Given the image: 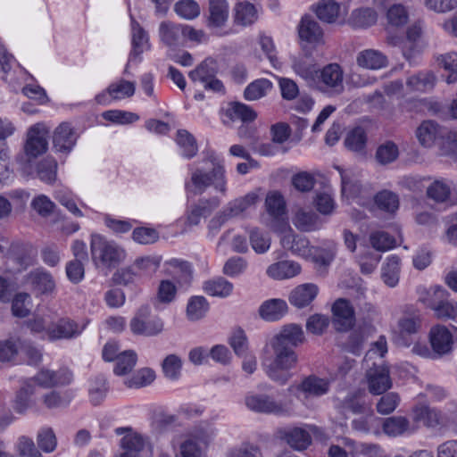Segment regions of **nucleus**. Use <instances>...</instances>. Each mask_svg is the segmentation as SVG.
<instances>
[{"instance_id":"f257e3e1","label":"nucleus","mask_w":457,"mask_h":457,"mask_svg":"<svg viewBox=\"0 0 457 457\" xmlns=\"http://www.w3.org/2000/svg\"><path fill=\"white\" fill-rule=\"evenodd\" d=\"M208 160L212 163L210 170L200 167L193 169L190 181L186 183V188L195 195H202L212 187L216 192L226 195L228 180L225 167L214 154L209 155Z\"/></svg>"},{"instance_id":"f03ea898","label":"nucleus","mask_w":457,"mask_h":457,"mask_svg":"<svg viewBox=\"0 0 457 457\" xmlns=\"http://www.w3.org/2000/svg\"><path fill=\"white\" fill-rule=\"evenodd\" d=\"M91 260L96 267L115 268L126 258L125 249L117 242L99 234H92L90 238Z\"/></svg>"},{"instance_id":"7ed1b4c3","label":"nucleus","mask_w":457,"mask_h":457,"mask_svg":"<svg viewBox=\"0 0 457 457\" xmlns=\"http://www.w3.org/2000/svg\"><path fill=\"white\" fill-rule=\"evenodd\" d=\"M274 360L265 369L267 376L279 385L286 384L291 378L289 370L295 367L298 358L294 348L270 341Z\"/></svg>"},{"instance_id":"20e7f679","label":"nucleus","mask_w":457,"mask_h":457,"mask_svg":"<svg viewBox=\"0 0 457 457\" xmlns=\"http://www.w3.org/2000/svg\"><path fill=\"white\" fill-rule=\"evenodd\" d=\"M255 193H248L243 197L230 201L220 212L209 221L210 230H218L228 220L241 216L248 208L256 203Z\"/></svg>"},{"instance_id":"39448f33","label":"nucleus","mask_w":457,"mask_h":457,"mask_svg":"<svg viewBox=\"0 0 457 457\" xmlns=\"http://www.w3.org/2000/svg\"><path fill=\"white\" fill-rule=\"evenodd\" d=\"M245 403L250 411L257 413L278 416L289 413L287 404L270 395L250 393L245 397Z\"/></svg>"},{"instance_id":"423d86ee","label":"nucleus","mask_w":457,"mask_h":457,"mask_svg":"<svg viewBox=\"0 0 457 457\" xmlns=\"http://www.w3.org/2000/svg\"><path fill=\"white\" fill-rule=\"evenodd\" d=\"M317 87L323 93L334 96L340 95L344 89V72L337 63L326 65L318 71Z\"/></svg>"},{"instance_id":"0eeeda50","label":"nucleus","mask_w":457,"mask_h":457,"mask_svg":"<svg viewBox=\"0 0 457 457\" xmlns=\"http://www.w3.org/2000/svg\"><path fill=\"white\" fill-rule=\"evenodd\" d=\"M216 62L212 58L204 59L195 69L188 73L193 82H200L207 90L213 92H223V83L216 78Z\"/></svg>"},{"instance_id":"6e6552de","label":"nucleus","mask_w":457,"mask_h":457,"mask_svg":"<svg viewBox=\"0 0 457 457\" xmlns=\"http://www.w3.org/2000/svg\"><path fill=\"white\" fill-rule=\"evenodd\" d=\"M287 390L301 401L311 397H320L328 392L329 381L315 375H310L301 382L291 385Z\"/></svg>"},{"instance_id":"1a4fd4ad","label":"nucleus","mask_w":457,"mask_h":457,"mask_svg":"<svg viewBox=\"0 0 457 457\" xmlns=\"http://www.w3.org/2000/svg\"><path fill=\"white\" fill-rule=\"evenodd\" d=\"M147 307L139 310L137 314L130 320V330L134 335L153 337L160 334L163 329V322L160 318L148 319Z\"/></svg>"},{"instance_id":"9d476101","label":"nucleus","mask_w":457,"mask_h":457,"mask_svg":"<svg viewBox=\"0 0 457 457\" xmlns=\"http://www.w3.org/2000/svg\"><path fill=\"white\" fill-rule=\"evenodd\" d=\"M332 323L337 331L346 332L354 326L355 313L348 300L337 299L332 305Z\"/></svg>"},{"instance_id":"9b49d317","label":"nucleus","mask_w":457,"mask_h":457,"mask_svg":"<svg viewBox=\"0 0 457 457\" xmlns=\"http://www.w3.org/2000/svg\"><path fill=\"white\" fill-rule=\"evenodd\" d=\"M48 131L44 124L37 123L29 128L25 144V153L29 157L36 158L48 148Z\"/></svg>"},{"instance_id":"f8f14e48","label":"nucleus","mask_w":457,"mask_h":457,"mask_svg":"<svg viewBox=\"0 0 457 457\" xmlns=\"http://www.w3.org/2000/svg\"><path fill=\"white\" fill-rule=\"evenodd\" d=\"M82 328L70 318H61L52 322L46 328V335L51 341L70 340L80 335Z\"/></svg>"},{"instance_id":"ddd939ff","label":"nucleus","mask_w":457,"mask_h":457,"mask_svg":"<svg viewBox=\"0 0 457 457\" xmlns=\"http://www.w3.org/2000/svg\"><path fill=\"white\" fill-rule=\"evenodd\" d=\"M78 137L77 131L69 122H62L54 131V149L58 153L68 154L74 148Z\"/></svg>"},{"instance_id":"4468645a","label":"nucleus","mask_w":457,"mask_h":457,"mask_svg":"<svg viewBox=\"0 0 457 457\" xmlns=\"http://www.w3.org/2000/svg\"><path fill=\"white\" fill-rule=\"evenodd\" d=\"M73 375L71 371L66 368H61L58 370H51L48 369L40 370L31 382L35 381L38 386L44 388H51L57 386H65L72 381Z\"/></svg>"},{"instance_id":"2eb2a0df","label":"nucleus","mask_w":457,"mask_h":457,"mask_svg":"<svg viewBox=\"0 0 457 457\" xmlns=\"http://www.w3.org/2000/svg\"><path fill=\"white\" fill-rule=\"evenodd\" d=\"M429 343L436 357L449 353L453 349V337L444 325H436L429 331Z\"/></svg>"},{"instance_id":"dca6fc26","label":"nucleus","mask_w":457,"mask_h":457,"mask_svg":"<svg viewBox=\"0 0 457 457\" xmlns=\"http://www.w3.org/2000/svg\"><path fill=\"white\" fill-rule=\"evenodd\" d=\"M369 391L373 395H381L392 386L389 370L384 364L373 363L367 370Z\"/></svg>"},{"instance_id":"f3484780","label":"nucleus","mask_w":457,"mask_h":457,"mask_svg":"<svg viewBox=\"0 0 457 457\" xmlns=\"http://www.w3.org/2000/svg\"><path fill=\"white\" fill-rule=\"evenodd\" d=\"M128 432L121 439L120 445L122 453L120 457H140V453L144 449L145 442L143 437L131 432L130 428H117L115 433L120 436Z\"/></svg>"},{"instance_id":"a211bd4d","label":"nucleus","mask_w":457,"mask_h":457,"mask_svg":"<svg viewBox=\"0 0 457 457\" xmlns=\"http://www.w3.org/2000/svg\"><path fill=\"white\" fill-rule=\"evenodd\" d=\"M436 304L433 312L435 316L440 320H450L457 323V302L450 298L449 292L439 291L436 295Z\"/></svg>"},{"instance_id":"6ab92c4d","label":"nucleus","mask_w":457,"mask_h":457,"mask_svg":"<svg viewBox=\"0 0 457 457\" xmlns=\"http://www.w3.org/2000/svg\"><path fill=\"white\" fill-rule=\"evenodd\" d=\"M183 25L170 21L160 23L158 35L160 41L168 47H176L183 45Z\"/></svg>"},{"instance_id":"aec40b11","label":"nucleus","mask_w":457,"mask_h":457,"mask_svg":"<svg viewBox=\"0 0 457 457\" xmlns=\"http://www.w3.org/2000/svg\"><path fill=\"white\" fill-rule=\"evenodd\" d=\"M421 31V25L420 23H414L408 28L406 41L403 42L400 38L392 37L389 39V43L393 46H401L403 56L411 62L416 56L417 50L415 42L420 38Z\"/></svg>"},{"instance_id":"412c9836","label":"nucleus","mask_w":457,"mask_h":457,"mask_svg":"<svg viewBox=\"0 0 457 457\" xmlns=\"http://www.w3.org/2000/svg\"><path fill=\"white\" fill-rule=\"evenodd\" d=\"M282 247L291 251L292 253L308 258L312 255V248L309 240L303 236L295 235L291 229L284 234L280 239Z\"/></svg>"},{"instance_id":"4be33fe9","label":"nucleus","mask_w":457,"mask_h":457,"mask_svg":"<svg viewBox=\"0 0 457 457\" xmlns=\"http://www.w3.org/2000/svg\"><path fill=\"white\" fill-rule=\"evenodd\" d=\"M293 71L308 82L315 81L318 71L311 54H300L291 57Z\"/></svg>"},{"instance_id":"5701e85b","label":"nucleus","mask_w":457,"mask_h":457,"mask_svg":"<svg viewBox=\"0 0 457 457\" xmlns=\"http://www.w3.org/2000/svg\"><path fill=\"white\" fill-rule=\"evenodd\" d=\"M278 436L296 451L305 450L312 443L311 435L302 428H281Z\"/></svg>"},{"instance_id":"b1692460","label":"nucleus","mask_w":457,"mask_h":457,"mask_svg":"<svg viewBox=\"0 0 457 457\" xmlns=\"http://www.w3.org/2000/svg\"><path fill=\"white\" fill-rule=\"evenodd\" d=\"M304 333L300 325L287 324L285 325L280 332L274 336L270 341L278 343L282 345L295 348L304 342Z\"/></svg>"},{"instance_id":"393cba45","label":"nucleus","mask_w":457,"mask_h":457,"mask_svg":"<svg viewBox=\"0 0 457 457\" xmlns=\"http://www.w3.org/2000/svg\"><path fill=\"white\" fill-rule=\"evenodd\" d=\"M29 281L33 290L40 295L52 294L55 289V281L52 274L44 269H37L29 274Z\"/></svg>"},{"instance_id":"a878e982","label":"nucleus","mask_w":457,"mask_h":457,"mask_svg":"<svg viewBox=\"0 0 457 457\" xmlns=\"http://www.w3.org/2000/svg\"><path fill=\"white\" fill-rule=\"evenodd\" d=\"M318 293L319 288L315 284H302L292 290L289 295V302L297 308H303L315 299Z\"/></svg>"},{"instance_id":"bb28decb","label":"nucleus","mask_w":457,"mask_h":457,"mask_svg":"<svg viewBox=\"0 0 457 457\" xmlns=\"http://www.w3.org/2000/svg\"><path fill=\"white\" fill-rule=\"evenodd\" d=\"M293 223L297 229L303 232H311L321 228L320 217L311 210L298 209L293 218Z\"/></svg>"},{"instance_id":"cd10ccee","label":"nucleus","mask_w":457,"mask_h":457,"mask_svg":"<svg viewBox=\"0 0 457 457\" xmlns=\"http://www.w3.org/2000/svg\"><path fill=\"white\" fill-rule=\"evenodd\" d=\"M298 34L302 40L318 43L322 38L323 31L317 21L310 15H305L298 25Z\"/></svg>"},{"instance_id":"c85d7f7f","label":"nucleus","mask_w":457,"mask_h":457,"mask_svg":"<svg viewBox=\"0 0 457 457\" xmlns=\"http://www.w3.org/2000/svg\"><path fill=\"white\" fill-rule=\"evenodd\" d=\"M383 431L389 436H399L405 433H413L416 427L403 416H393L386 418L382 426Z\"/></svg>"},{"instance_id":"c756f323","label":"nucleus","mask_w":457,"mask_h":457,"mask_svg":"<svg viewBox=\"0 0 457 457\" xmlns=\"http://www.w3.org/2000/svg\"><path fill=\"white\" fill-rule=\"evenodd\" d=\"M228 19V4L227 0H209L208 26L222 28Z\"/></svg>"},{"instance_id":"7c9ffc66","label":"nucleus","mask_w":457,"mask_h":457,"mask_svg":"<svg viewBox=\"0 0 457 457\" xmlns=\"http://www.w3.org/2000/svg\"><path fill=\"white\" fill-rule=\"evenodd\" d=\"M110 386L106 378L102 375H96L88 381V397L90 403L97 406L101 404L109 392Z\"/></svg>"},{"instance_id":"2f4dec72","label":"nucleus","mask_w":457,"mask_h":457,"mask_svg":"<svg viewBox=\"0 0 457 457\" xmlns=\"http://www.w3.org/2000/svg\"><path fill=\"white\" fill-rule=\"evenodd\" d=\"M301 266L293 261H282L270 265L267 269L269 277L274 279H287L299 274Z\"/></svg>"},{"instance_id":"473e14b6","label":"nucleus","mask_w":457,"mask_h":457,"mask_svg":"<svg viewBox=\"0 0 457 457\" xmlns=\"http://www.w3.org/2000/svg\"><path fill=\"white\" fill-rule=\"evenodd\" d=\"M378 20V13L371 7H360L352 11L348 23L353 28L365 29L374 25Z\"/></svg>"},{"instance_id":"72a5a7b5","label":"nucleus","mask_w":457,"mask_h":457,"mask_svg":"<svg viewBox=\"0 0 457 457\" xmlns=\"http://www.w3.org/2000/svg\"><path fill=\"white\" fill-rule=\"evenodd\" d=\"M287 311V304L282 299L265 301L259 308L260 316L267 321L280 320Z\"/></svg>"},{"instance_id":"f704fd0d","label":"nucleus","mask_w":457,"mask_h":457,"mask_svg":"<svg viewBox=\"0 0 457 457\" xmlns=\"http://www.w3.org/2000/svg\"><path fill=\"white\" fill-rule=\"evenodd\" d=\"M357 64L369 70H379L386 66L387 59L381 52L367 49L360 52L356 58Z\"/></svg>"},{"instance_id":"c9c22d12","label":"nucleus","mask_w":457,"mask_h":457,"mask_svg":"<svg viewBox=\"0 0 457 457\" xmlns=\"http://www.w3.org/2000/svg\"><path fill=\"white\" fill-rule=\"evenodd\" d=\"M436 82L435 75L430 71H423L409 77L406 87L410 92H427L431 90Z\"/></svg>"},{"instance_id":"e433bc0d","label":"nucleus","mask_w":457,"mask_h":457,"mask_svg":"<svg viewBox=\"0 0 457 457\" xmlns=\"http://www.w3.org/2000/svg\"><path fill=\"white\" fill-rule=\"evenodd\" d=\"M414 420L422 421L428 428H436L445 422V418L440 411L428 406L416 408L414 410Z\"/></svg>"},{"instance_id":"4c0bfd02","label":"nucleus","mask_w":457,"mask_h":457,"mask_svg":"<svg viewBox=\"0 0 457 457\" xmlns=\"http://www.w3.org/2000/svg\"><path fill=\"white\" fill-rule=\"evenodd\" d=\"M225 116L231 121L241 120L243 122H251L256 119L257 113L250 106L235 102L228 105Z\"/></svg>"},{"instance_id":"58836bf2","label":"nucleus","mask_w":457,"mask_h":457,"mask_svg":"<svg viewBox=\"0 0 457 457\" xmlns=\"http://www.w3.org/2000/svg\"><path fill=\"white\" fill-rule=\"evenodd\" d=\"M258 14L254 4L249 2H239L235 6V22L248 26L257 21Z\"/></svg>"},{"instance_id":"ea45409f","label":"nucleus","mask_w":457,"mask_h":457,"mask_svg":"<svg viewBox=\"0 0 457 457\" xmlns=\"http://www.w3.org/2000/svg\"><path fill=\"white\" fill-rule=\"evenodd\" d=\"M233 288V284L222 277L208 280L204 284V290L207 295L221 298L230 295Z\"/></svg>"},{"instance_id":"a19ab883","label":"nucleus","mask_w":457,"mask_h":457,"mask_svg":"<svg viewBox=\"0 0 457 457\" xmlns=\"http://www.w3.org/2000/svg\"><path fill=\"white\" fill-rule=\"evenodd\" d=\"M440 135V128L433 120L423 121L417 129V137L420 143L426 147H430Z\"/></svg>"},{"instance_id":"79ce46f5","label":"nucleus","mask_w":457,"mask_h":457,"mask_svg":"<svg viewBox=\"0 0 457 457\" xmlns=\"http://www.w3.org/2000/svg\"><path fill=\"white\" fill-rule=\"evenodd\" d=\"M265 208L270 216L279 219L286 213V202L278 191L269 192L265 199Z\"/></svg>"},{"instance_id":"37998d69","label":"nucleus","mask_w":457,"mask_h":457,"mask_svg":"<svg viewBox=\"0 0 457 457\" xmlns=\"http://www.w3.org/2000/svg\"><path fill=\"white\" fill-rule=\"evenodd\" d=\"M340 5L334 0H321L318 3L315 12L317 17L327 23H333L339 15Z\"/></svg>"},{"instance_id":"c03bdc74","label":"nucleus","mask_w":457,"mask_h":457,"mask_svg":"<svg viewBox=\"0 0 457 457\" xmlns=\"http://www.w3.org/2000/svg\"><path fill=\"white\" fill-rule=\"evenodd\" d=\"M132 46L130 54L135 57L150 47L147 32L136 21L132 25Z\"/></svg>"},{"instance_id":"a18cd8bd","label":"nucleus","mask_w":457,"mask_h":457,"mask_svg":"<svg viewBox=\"0 0 457 457\" xmlns=\"http://www.w3.org/2000/svg\"><path fill=\"white\" fill-rule=\"evenodd\" d=\"M209 311V303L204 296H192L187 305V316L189 320L203 319Z\"/></svg>"},{"instance_id":"49530a36","label":"nucleus","mask_w":457,"mask_h":457,"mask_svg":"<svg viewBox=\"0 0 457 457\" xmlns=\"http://www.w3.org/2000/svg\"><path fill=\"white\" fill-rule=\"evenodd\" d=\"M36 392V386L30 380H26L21 389L17 392L13 408L14 410L22 414L29 407L30 396Z\"/></svg>"},{"instance_id":"de8ad7c7","label":"nucleus","mask_w":457,"mask_h":457,"mask_svg":"<svg viewBox=\"0 0 457 457\" xmlns=\"http://www.w3.org/2000/svg\"><path fill=\"white\" fill-rule=\"evenodd\" d=\"M272 88V84L266 79H256L250 83L244 91V96L248 101L258 100L267 95Z\"/></svg>"},{"instance_id":"09e8293b","label":"nucleus","mask_w":457,"mask_h":457,"mask_svg":"<svg viewBox=\"0 0 457 457\" xmlns=\"http://www.w3.org/2000/svg\"><path fill=\"white\" fill-rule=\"evenodd\" d=\"M137 353L132 350L124 351L117 355L113 372L117 376H124L130 372L137 363Z\"/></svg>"},{"instance_id":"8fccbe9b","label":"nucleus","mask_w":457,"mask_h":457,"mask_svg":"<svg viewBox=\"0 0 457 457\" xmlns=\"http://www.w3.org/2000/svg\"><path fill=\"white\" fill-rule=\"evenodd\" d=\"M341 177V191L342 195L346 197L359 196L361 192V185L356 179L353 180L350 172L344 170L339 166H335Z\"/></svg>"},{"instance_id":"3c124183","label":"nucleus","mask_w":457,"mask_h":457,"mask_svg":"<svg viewBox=\"0 0 457 457\" xmlns=\"http://www.w3.org/2000/svg\"><path fill=\"white\" fill-rule=\"evenodd\" d=\"M436 62L439 67L446 71L449 75L446 77V82L453 84L457 81V53L451 52L445 54H440L436 57Z\"/></svg>"},{"instance_id":"603ef678","label":"nucleus","mask_w":457,"mask_h":457,"mask_svg":"<svg viewBox=\"0 0 457 457\" xmlns=\"http://www.w3.org/2000/svg\"><path fill=\"white\" fill-rule=\"evenodd\" d=\"M399 258L393 256L382 267L381 278L386 285L395 287L399 281Z\"/></svg>"},{"instance_id":"864d4df0","label":"nucleus","mask_w":457,"mask_h":457,"mask_svg":"<svg viewBox=\"0 0 457 457\" xmlns=\"http://www.w3.org/2000/svg\"><path fill=\"white\" fill-rule=\"evenodd\" d=\"M374 202L378 209L392 213L399 207L398 196L388 190H382L374 196Z\"/></svg>"},{"instance_id":"5fc2aeb1","label":"nucleus","mask_w":457,"mask_h":457,"mask_svg":"<svg viewBox=\"0 0 457 457\" xmlns=\"http://www.w3.org/2000/svg\"><path fill=\"white\" fill-rule=\"evenodd\" d=\"M162 369L166 378L178 380L181 375L182 360L177 354H169L162 361Z\"/></svg>"},{"instance_id":"6e6d98bb","label":"nucleus","mask_w":457,"mask_h":457,"mask_svg":"<svg viewBox=\"0 0 457 457\" xmlns=\"http://www.w3.org/2000/svg\"><path fill=\"white\" fill-rule=\"evenodd\" d=\"M174 12L180 18L187 21L200 15V6L195 0H179L174 4Z\"/></svg>"},{"instance_id":"4d7b16f0","label":"nucleus","mask_w":457,"mask_h":457,"mask_svg":"<svg viewBox=\"0 0 457 457\" xmlns=\"http://www.w3.org/2000/svg\"><path fill=\"white\" fill-rule=\"evenodd\" d=\"M57 162L52 157H46L38 162L37 173L40 180L51 184L56 179Z\"/></svg>"},{"instance_id":"13d9d810","label":"nucleus","mask_w":457,"mask_h":457,"mask_svg":"<svg viewBox=\"0 0 457 457\" xmlns=\"http://www.w3.org/2000/svg\"><path fill=\"white\" fill-rule=\"evenodd\" d=\"M398 155V146L392 141H386L378 147L375 158L378 163L386 165L395 162Z\"/></svg>"},{"instance_id":"bf43d9fd","label":"nucleus","mask_w":457,"mask_h":457,"mask_svg":"<svg viewBox=\"0 0 457 457\" xmlns=\"http://www.w3.org/2000/svg\"><path fill=\"white\" fill-rule=\"evenodd\" d=\"M14 449L20 457H42L33 439L26 436L18 437Z\"/></svg>"},{"instance_id":"052dcab7","label":"nucleus","mask_w":457,"mask_h":457,"mask_svg":"<svg viewBox=\"0 0 457 457\" xmlns=\"http://www.w3.org/2000/svg\"><path fill=\"white\" fill-rule=\"evenodd\" d=\"M177 142L183 148V155L186 158H192L196 154L198 150L196 141L187 130H178Z\"/></svg>"},{"instance_id":"680f3d73","label":"nucleus","mask_w":457,"mask_h":457,"mask_svg":"<svg viewBox=\"0 0 457 457\" xmlns=\"http://www.w3.org/2000/svg\"><path fill=\"white\" fill-rule=\"evenodd\" d=\"M371 246L378 252H386L395 245V240L385 231H375L370 235Z\"/></svg>"},{"instance_id":"e2e57ef3","label":"nucleus","mask_w":457,"mask_h":457,"mask_svg":"<svg viewBox=\"0 0 457 457\" xmlns=\"http://www.w3.org/2000/svg\"><path fill=\"white\" fill-rule=\"evenodd\" d=\"M161 263V258L157 256H144L137 258L132 264L138 276L155 272Z\"/></svg>"},{"instance_id":"0e129e2a","label":"nucleus","mask_w":457,"mask_h":457,"mask_svg":"<svg viewBox=\"0 0 457 457\" xmlns=\"http://www.w3.org/2000/svg\"><path fill=\"white\" fill-rule=\"evenodd\" d=\"M366 140L367 137L364 129L357 127L347 134L345 145L351 151L360 152L365 147Z\"/></svg>"},{"instance_id":"69168bd1","label":"nucleus","mask_w":457,"mask_h":457,"mask_svg":"<svg viewBox=\"0 0 457 457\" xmlns=\"http://www.w3.org/2000/svg\"><path fill=\"white\" fill-rule=\"evenodd\" d=\"M250 243L257 253H264L270 246V237L261 229L255 228L249 233Z\"/></svg>"},{"instance_id":"338daca9","label":"nucleus","mask_w":457,"mask_h":457,"mask_svg":"<svg viewBox=\"0 0 457 457\" xmlns=\"http://www.w3.org/2000/svg\"><path fill=\"white\" fill-rule=\"evenodd\" d=\"M155 378L154 371L149 368L137 370L129 379L125 381L128 387H143L150 385Z\"/></svg>"},{"instance_id":"774afa93","label":"nucleus","mask_w":457,"mask_h":457,"mask_svg":"<svg viewBox=\"0 0 457 457\" xmlns=\"http://www.w3.org/2000/svg\"><path fill=\"white\" fill-rule=\"evenodd\" d=\"M107 91L112 99L130 97L135 93V85L133 82L122 79L118 83L111 84Z\"/></svg>"}]
</instances>
